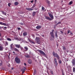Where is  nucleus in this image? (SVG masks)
I'll return each mask as SVG.
<instances>
[{
    "label": "nucleus",
    "instance_id": "obj_30",
    "mask_svg": "<svg viewBox=\"0 0 75 75\" xmlns=\"http://www.w3.org/2000/svg\"><path fill=\"white\" fill-rule=\"evenodd\" d=\"M35 7V4H34L32 6V8H34V7Z\"/></svg>",
    "mask_w": 75,
    "mask_h": 75
},
{
    "label": "nucleus",
    "instance_id": "obj_27",
    "mask_svg": "<svg viewBox=\"0 0 75 75\" xmlns=\"http://www.w3.org/2000/svg\"><path fill=\"white\" fill-rule=\"evenodd\" d=\"M42 11L44 10H45V8H44V7L42 6Z\"/></svg>",
    "mask_w": 75,
    "mask_h": 75
},
{
    "label": "nucleus",
    "instance_id": "obj_32",
    "mask_svg": "<svg viewBox=\"0 0 75 75\" xmlns=\"http://www.w3.org/2000/svg\"><path fill=\"white\" fill-rule=\"evenodd\" d=\"M63 48L64 50H66V48H65V47H63Z\"/></svg>",
    "mask_w": 75,
    "mask_h": 75
},
{
    "label": "nucleus",
    "instance_id": "obj_29",
    "mask_svg": "<svg viewBox=\"0 0 75 75\" xmlns=\"http://www.w3.org/2000/svg\"><path fill=\"white\" fill-rule=\"evenodd\" d=\"M73 72H74L75 71V67H73Z\"/></svg>",
    "mask_w": 75,
    "mask_h": 75
},
{
    "label": "nucleus",
    "instance_id": "obj_15",
    "mask_svg": "<svg viewBox=\"0 0 75 75\" xmlns=\"http://www.w3.org/2000/svg\"><path fill=\"white\" fill-rule=\"evenodd\" d=\"M41 28V26L40 25L37 26L36 27V28H37V29H40V28Z\"/></svg>",
    "mask_w": 75,
    "mask_h": 75
},
{
    "label": "nucleus",
    "instance_id": "obj_38",
    "mask_svg": "<svg viewBox=\"0 0 75 75\" xmlns=\"http://www.w3.org/2000/svg\"><path fill=\"white\" fill-rule=\"evenodd\" d=\"M29 57H30V56H29V55H28L26 56V58H29Z\"/></svg>",
    "mask_w": 75,
    "mask_h": 75
},
{
    "label": "nucleus",
    "instance_id": "obj_43",
    "mask_svg": "<svg viewBox=\"0 0 75 75\" xmlns=\"http://www.w3.org/2000/svg\"><path fill=\"white\" fill-rule=\"evenodd\" d=\"M54 30H52V32H51V33H54Z\"/></svg>",
    "mask_w": 75,
    "mask_h": 75
},
{
    "label": "nucleus",
    "instance_id": "obj_37",
    "mask_svg": "<svg viewBox=\"0 0 75 75\" xmlns=\"http://www.w3.org/2000/svg\"><path fill=\"white\" fill-rule=\"evenodd\" d=\"M31 43H32V44H35V42L33 41H31Z\"/></svg>",
    "mask_w": 75,
    "mask_h": 75
},
{
    "label": "nucleus",
    "instance_id": "obj_17",
    "mask_svg": "<svg viewBox=\"0 0 75 75\" xmlns=\"http://www.w3.org/2000/svg\"><path fill=\"white\" fill-rule=\"evenodd\" d=\"M23 36H26L27 35V33L26 32H24L23 33Z\"/></svg>",
    "mask_w": 75,
    "mask_h": 75
},
{
    "label": "nucleus",
    "instance_id": "obj_11",
    "mask_svg": "<svg viewBox=\"0 0 75 75\" xmlns=\"http://www.w3.org/2000/svg\"><path fill=\"white\" fill-rule=\"evenodd\" d=\"M15 46H16V48H20V45H15Z\"/></svg>",
    "mask_w": 75,
    "mask_h": 75
},
{
    "label": "nucleus",
    "instance_id": "obj_26",
    "mask_svg": "<svg viewBox=\"0 0 75 75\" xmlns=\"http://www.w3.org/2000/svg\"><path fill=\"white\" fill-rule=\"evenodd\" d=\"M36 70L35 69L34 70V72L33 73L34 75V74H36Z\"/></svg>",
    "mask_w": 75,
    "mask_h": 75
},
{
    "label": "nucleus",
    "instance_id": "obj_7",
    "mask_svg": "<svg viewBox=\"0 0 75 75\" xmlns=\"http://www.w3.org/2000/svg\"><path fill=\"white\" fill-rule=\"evenodd\" d=\"M50 35L51 37L53 38V39H51V40H53L54 39V33L50 32Z\"/></svg>",
    "mask_w": 75,
    "mask_h": 75
},
{
    "label": "nucleus",
    "instance_id": "obj_12",
    "mask_svg": "<svg viewBox=\"0 0 75 75\" xmlns=\"http://www.w3.org/2000/svg\"><path fill=\"white\" fill-rule=\"evenodd\" d=\"M28 63H29V64H31L32 62V61L31 60V59H29L28 60Z\"/></svg>",
    "mask_w": 75,
    "mask_h": 75
},
{
    "label": "nucleus",
    "instance_id": "obj_16",
    "mask_svg": "<svg viewBox=\"0 0 75 75\" xmlns=\"http://www.w3.org/2000/svg\"><path fill=\"white\" fill-rule=\"evenodd\" d=\"M4 48L2 46H0V51H3Z\"/></svg>",
    "mask_w": 75,
    "mask_h": 75
},
{
    "label": "nucleus",
    "instance_id": "obj_23",
    "mask_svg": "<svg viewBox=\"0 0 75 75\" xmlns=\"http://www.w3.org/2000/svg\"><path fill=\"white\" fill-rule=\"evenodd\" d=\"M2 13L3 14H4V15H5L6 16V13L4 11H2Z\"/></svg>",
    "mask_w": 75,
    "mask_h": 75
},
{
    "label": "nucleus",
    "instance_id": "obj_41",
    "mask_svg": "<svg viewBox=\"0 0 75 75\" xmlns=\"http://www.w3.org/2000/svg\"><path fill=\"white\" fill-rule=\"evenodd\" d=\"M61 33H62V34H63V32L62 31H60Z\"/></svg>",
    "mask_w": 75,
    "mask_h": 75
},
{
    "label": "nucleus",
    "instance_id": "obj_3",
    "mask_svg": "<svg viewBox=\"0 0 75 75\" xmlns=\"http://www.w3.org/2000/svg\"><path fill=\"white\" fill-rule=\"evenodd\" d=\"M54 63L56 66V67H57V65H58V63L57 62V59L54 58L53 59Z\"/></svg>",
    "mask_w": 75,
    "mask_h": 75
},
{
    "label": "nucleus",
    "instance_id": "obj_39",
    "mask_svg": "<svg viewBox=\"0 0 75 75\" xmlns=\"http://www.w3.org/2000/svg\"><path fill=\"white\" fill-rule=\"evenodd\" d=\"M58 24H61V22H58L57 24V25H58Z\"/></svg>",
    "mask_w": 75,
    "mask_h": 75
},
{
    "label": "nucleus",
    "instance_id": "obj_53",
    "mask_svg": "<svg viewBox=\"0 0 75 75\" xmlns=\"http://www.w3.org/2000/svg\"><path fill=\"white\" fill-rule=\"evenodd\" d=\"M42 37H44V35H42Z\"/></svg>",
    "mask_w": 75,
    "mask_h": 75
},
{
    "label": "nucleus",
    "instance_id": "obj_61",
    "mask_svg": "<svg viewBox=\"0 0 75 75\" xmlns=\"http://www.w3.org/2000/svg\"><path fill=\"white\" fill-rule=\"evenodd\" d=\"M0 28H1V27H0Z\"/></svg>",
    "mask_w": 75,
    "mask_h": 75
},
{
    "label": "nucleus",
    "instance_id": "obj_19",
    "mask_svg": "<svg viewBox=\"0 0 75 75\" xmlns=\"http://www.w3.org/2000/svg\"><path fill=\"white\" fill-rule=\"evenodd\" d=\"M46 1L48 4H50V1H49L46 0Z\"/></svg>",
    "mask_w": 75,
    "mask_h": 75
},
{
    "label": "nucleus",
    "instance_id": "obj_2",
    "mask_svg": "<svg viewBox=\"0 0 75 75\" xmlns=\"http://www.w3.org/2000/svg\"><path fill=\"white\" fill-rule=\"evenodd\" d=\"M15 61L16 63H19L20 62V59L18 57H16L15 58Z\"/></svg>",
    "mask_w": 75,
    "mask_h": 75
},
{
    "label": "nucleus",
    "instance_id": "obj_55",
    "mask_svg": "<svg viewBox=\"0 0 75 75\" xmlns=\"http://www.w3.org/2000/svg\"><path fill=\"white\" fill-rule=\"evenodd\" d=\"M9 56H10V53H9Z\"/></svg>",
    "mask_w": 75,
    "mask_h": 75
},
{
    "label": "nucleus",
    "instance_id": "obj_60",
    "mask_svg": "<svg viewBox=\"0 0 75 75\" xmlns=\"http://www.w3.org/2000/svg\"><path fill=\"white\" fill-rule=\"evenodd\" d=\"M54 28H55V27H54Z\"/></svg>",
    "mask_w": 75,
    "mask_h": 75
},
{
    "label": "nucleus",
    "instance_id": "obj_48",
    "mask_svg": "<svg viewBox=\"0 0 75 75\" xmlns=\"http://www.w3.org/2000/svg\"><path fill=\"white\" fill-rule=\"evenodd\" d=\"M4 28H5V29H6L7 28V27H4Z\"/></svg>",
    "mask_w": 75,
    "mask_h": 75
},
{
    "label": "nucleus",
    "instance_id": "obj_1",
    "mask_svg": "<svg viewBox=\"0 0 75 75\" xmlns=\"http://www.w3.org/2000/svg\"><path fill=\"white\" fill-rule=\"evenodd\" d=\"M52 54L54 57L57 58V60L58 61L59 63V64H61V63H62V62L61 60L59 59V58H60L59 55H58L57 54L55 53V52H53Z\"/></svg>",
    "mask_w": 75,
    "mask_h": 75
},
{
    "label": "nucleus",
    "instance_id": "obj_58",
    "mask_svg": "<svg viewBox=\"0 0 75 75\" xmlns=\"http://www.w3.org/2000/svg\"><path fill=\"white\" fill-rule=\"evenodd\" d=\"M47 74H48V75H49V73H48V72H47Z\"/></svg>",
    "mask_w": 75,
    "mask_h": 75
},
{
    "label": "nucleus",
    "instance_id": "obj_40",
    "mask_svg": "<svg viewBox=\"0 0 75 75\" xmlns=\"http://www.w3.org/2000/svg\"><path fill=\"white\" fill-rule=\"evenodd\" d=\"M21 28H18V30H21Z\"/></svg>",
    "mask_w": 75,
    "mask_h": 75
},
{
    "label": "nucleus",
    "instance_id": "obj_56",
    "mask_svg": "<svg viewBox=\"0 0 75 75\" xmlns=\"http://www.w3.org/2000/svg\"><path fill=\"white\" fill-rule=\"evenodd\" d=\"M14 69V68H13V67H12V69Z\"/></svg>",
    "mask_w": 75,
    "mask_h": 75
},
{
    "label": "nucleus",
    "instance_id": "obj_44",
    "mask_svg": "<svg viewBox=\"0 0 75 75\" xmlns=\"http://www.w3.org/2000/svg\"><path fill=\"white\" fill-rule=\"evenodd\" d=\"M2 64V63H0V66H1Z\"/></svg>",
    "mask_w": 75,
    "mask_h": 75
},
{
    "label": "nucleus",
    "instance_id": "obj_4",
    "mask_svg": "<svg viewBox=\"0 0 75 75\" xmlns=\"http://www.w3.org/2000/svg\"><path fill=\"white\" fill-rule=\"evenodd\" d=\"M39 52L40 53V54H42L44 57H47V55H46V54L44 52L42 51V50H39Z\"/></svg>",
    "mask_w": 75,
    "mask_h": 75
},
{
    "label": "nucleus",
    "instance_id": "obj_63",
    "mask_svg": "<svg viewBox=\"0 0 75 75\" xmlns=\"http://www.w3.org/2000/svg\"><path fill=\"white\" fill-rule=\"evenodd\" d=\"M0 40H1V39H0Z\"/></svg>",
    "mask_w": 75,
    "mask_h": 75
},
{
    "label": "nucleus",
    "instance_id": "obj_59",
    "mask_svg": "<svg viewBox=\"0 0 75 75\" xmlns=\"http://www.w3.org/2000/svg\"><path fill=\"white\" fill-rule=\"evenodd\" d=\"M58 51H59V49H58Z\"/></svg>",
    "mask_w": 75,
    "mask_h": 75
},
{
    "label": "nucleus",
    "instance_id": "obj_49",
    "mask_svg": "<svg viewBox=\"0 0 75 75\" xmlns=\"http://www.w3.org/2000/svg\"><path fill=\"white\" fill-rule=\"evenodd\" d=\"M6 45H8V42H6Z\"/></svg>",
    "mask_w": 75,
    "mask_h": 75
},
{
    "label": "nucleus",
    "instance_id": "obj_57",
    "mask_svg": "<svg viewBox=\"0 0 75 75\" xmlns=\"http://www.w3.org/2000/svg\"><path fill=\"white\" fill-rule=\"evenodd\" d=\"M13 53H15V52H13Z\"/></svg>",
    "mask_w": 75,
    "mask_h": 75
},
{
    "label": "nucleus",
    "instance_id": "obj_42",
    "mask_svg": "<svg viewBox=\"0 0 75 75\" xmlns=\"http://www.w3.org/2000/svg\"><path fill=\"white\" fill-rule=\"evenodd\" d=\"M25 68H26L25 67H24V69L23 70L25 71V70L26 69Z\"/></svg>",
    "mask_w": 75,
    "mask_h": 75
},
{
    "label": "nucleus",
    "instance_id": "obj_35",
    "mask_svg": "<svg viewBox=\"0 0 75 75\" xmlns=\"http://www.w3.org/2000/svg\"><path fill=\"white\" fill-rule=\"evenodd\" d=\"M28 40L29 41H30V42H31V40H30V39H29V38H28Z\"/></svg>",
    "mask_w": 75,
    "mask_h": 75
},
{
    "label": "nucleus",
    "instance_id": "obj_21",
    "mask_svg": "<svg viewBox=\"0 0 75 75\" xmlns=\"http://www.w3.org/2000/svg\"><path fill=\"white\" fill-rule=\"evenodd\" d=\"M13 44H12L11 45H10V47H11V48L12 50H13Z\"/></svg>",
    "mask_w": 75,
    "mask_h": 75
},
{
    "label": "nucleus",
    "instance_id": "obj_33",
    "mask_svg": "<svg viewBox=\"0 0 75 75\" xmlns=\"http://www.w3.org/2000/svg\"><path fill=\"white\" fill-rule=\"evenodd\" d=\"M10 5H11V4H10V3H9L8 4V6H9V7H10Z\"/></svg>",
    "mask_w": 75,
    "mask_h": 75
},
{
    "label": "nucleus",
    "instance_id": "obj_62",
    "mask_svg": "<svg viewBox=\"0 0 75 75\" xmlns=\"http://www.w3.org/2000/svg\"><path fill=\"white\" fill-rule=\"evenodd\" d=\"M57 46H58V45H57Z\"/></svg>",
    "mask_w": 75,
    "mask_h": 75
},
{
    "label": "nucleus",
    "instance_id": "obj_31",
    "mask_svg": "<svg viewBox=\"0 0 75 75\" xmlns=\"http://www.w3.org/2000/svg\"><path fill=\"white\" fill-rule=\"evenodd\" d=\"M21 71H22V74H24V70H23V69H21Z\"/></svg>",
    "mask_w": 75,
    "mask_h": 75
},
{
    "label": "nucleus",
    "instance_id": "obj_18",
    "mask_svg": "<svg viewBox=\"0 0 75 75\" xmlns=\"http://www.w3.org/2000/svg\"><path fill=\"white\" fill-rule=\"evenodd\" d=\"M18 3L17 2H15V5L17 6V5H18Z\"/></svg>",
    "mask_w": 75,
    "mask_h": 75
},
{
    "label": "nucleus",
    "instance_id": "obj_20",
    "mask_svg": "<svg viewBox=\"0 0 75 75\" xmlns=\"http://www.w3.org/2000/svg\"><path fill=\"white\" fill-rule=\"evenodd\" d=\"M14 50L15 51H18V49L16 48H14Z\"/></svg>",
    "mask_w": 75,
    "mask_h": 75
},
{
    "label": "nucleus",
    "instance_id": "obj_9",
    "mask_svg": "<svg viewBox=\"0 0 75 75\" xmlns=\"http://www.w3.org/2000/svg\"><path fill=\"white\" fill-rule=\"evenodd\" d=\"M26 9L28 11H32L34 10V9L31 8H26Z\"/></svg>",
    "mask_w": 75,
    "mask_h": 75
},
{
    "label": "nucleus",
    "instance_id": "obj_8",
    "mask_svg": "<svg viewBox=\"0 0 75 75\" xmlns=\"http://www.w3.org/2000/svg\"><path fill=\"white\" fill-rule=\"evenodd\" d=\"M45 18L46 19V20H49V21H51V20H52L51 18H50V17L48 16H46L45 17Z\"/></svg>",
    "mask_w": 75,
    "mask_h": 75
},
{
    "label": "nucleus",
    "instance_id": "obj_45",
    "mask_svg": "<svg viewBox=\"0 0 75 75\" xmlns=\"http://www.w3.org/2000/svg\"><path fill=\"white\" fill-rule=\"evenodd\" d=\"M70 34H71V35H72V33L70 32Z\"/></svg>",
    "mask_w": 75,
    "mask_h": 75
},
{
    "label": "nucleus",
    "instance_id": "obj_22",
    "mask_svg": "<svg viewBox=\"0 0 75 75\" xmlns=\"http://www.w3.org/2000/svg\"><path fill=\"white\" fill-rule=\"evenodd\" d=\"M7 40H8V41H11V39L8 38H7Z\"/></svg>",
    "mask_w": 75,
    "mask_h": 75
},
{
    "label": "nucleus",
    "instance_id": "obj_34",
    "mask_svg": "<svg viewBox=\"0 0 75 75\" xmlns=\"http://www.w3.org/2000/svg\"><path fill=\"white\" fill-rule=\"evenodd\" d=\"M20 48L21 50H23V47H21V46H20Z\"/></svg>",
    "mask_w": 75,
    "mask_h": 75
},
{
    "label": "nucleus",
    "instance_id": "obj_10",
    "mask_svg": "<svg viewBox=\"0 0 75 75\" xmlns=\"http://www.w3.org/2000/svg\"><path fill=\"white\" fill-rule=\"evenodd\" d=\"M0 25H4L5 26H6L7 24H6L3 23L2 22H0Z\"/></svg>",
    "mask_w": 75,
    "mask_h": 75
},
{
    "label": "nucleus",
    "instance_id": "obj_24",
    "mask_svg": "<svg viewBox=\"0 0 75 75\" xmlns=\"http://www.w3.org/2000/svg\"><path fill=\"white\" fill-rule=\"evenodd\" d=\"M72 4V1H71L69 2V5H71Z\"/></svg>",
    "mask_w": 75,
    "mask_h": 75
},
{
    "label": "nucleus",
    "instance_id": "obj_50",
    "mask_svg": "<svg viewBox=\"0 0 75 75\" xmlns=\"http://www.w3.org/2000/svg\"><path fill=\"white\" fill-rule=\"evenodd\" d=\"M1 34L0 33V37H1Z\"/></svg>",
    "mask_w": 75,
    "mask_h": 75
},
{
    "label": "nucleus",
    "instance_id": "obj_13",
    "mask_svg": "<svg viewBox=\"0 0 75 75\" xmlns=\"http://www.w3.org/2000/svg\"><path fill=\"white\" fill-rule=\"evenodd\" d=\"M24 48L25 50H24L25 51H28V47H27L26 46L24 47Z\"/></svg>",
    "mask_w": 75,
    "mask_h": 75
},
{
    "label": "nucleus",
    "instance_id": "obj_5",
    "mask_svg": "<svg viewBox=\"0 0 75 75\" xmlns=\"http://www.w3.org/2000/svg\"><path fill=\"white\" fill-rule=\"evenodd\" d=\"M36 40L38 44H40L41 42L40 41V39L39 38L37 37L36 38Z\"/></svg>",
    "mask_w": 75,
    "mask_h": 75
},
{
    "label": "nucleus",
    "instance_id": "obj_14",
    "mask_svg": "<svg viewBox=\"0 0 75 75\" xmlns=\"http://www.w3.org/2000/svg\"><path fill=\"white\" fill-rule=\"evenodd\" d=\"M72 63L73 64V65H75V59H73L72 60Z\"/></svg>",
    "mask_w": 75,
    "mask_h": 75
},
{
    "label": "nucleus",
    "instance_id": "obj_36",
    "mask_svg": "<svg viewBox=\"0 0 75 75\" xmlns=\"http://www.w3.org/2000/svg\"><path fill=\"white\" fill-rule=\"evenodd\" d=\"M69 33H70V30H68L67 32V34H69Z\"/></svg>",
    "mask_w": 75,
    "mask_h": 75
},
{
    "label": "nucleus",
    "instance_id": "obj_46",
    "mask_svg": "<svg viewBox=\"0 0 75 75\" xmlns=\"http://www.w3.org/2000/svg\"><path fill=\"white\" fill-rule=\"evenodd\" d=\"M34 1L33 0L32 1H31V3H33Z\"/></svg>",
    "mask_w": 75,
    "mask_h": 75
},
{
    "label": "nucleus",
    "instance_id": "obj_52",
    "mask_svg": "<svg viewBox=\"0 0 75 75\" xmlns=\"http://www.w3.org/2000/svg\"><path fill=\"white\" fill-rule=\"evenodd\" d=\"M20 24H21V25H23V23H21Z\"/></svg>",
    "mask_w": 75,
    "mask_h": 75
},
{
    "label": "nucleus",
    "instance_id": "obj_6",
    "mask_svg": "<svg viewBox=\"0 0 75 75\" xmlns=\"http://www.w3.org/2000/svg\"><path fill=\"white\" fill-rule=\"evenodd\" d=\"M48 14L50 17L51 18V19L52 20L54 19V16H53V15L50 13H48Z\"/></svg>",
    "mask_w": 75,
    "mask_h": 75
},
{
    "label": "nucleus",
    "instance_id": "obj_54",
    "mask_svg": "<svg viewBox=\"0 0 75 75\" xmlns=\"http://www.w3.org/2000/svg\"><path fill=\"white\" fill-rule=\"evenodd\" d=\"M62 75H64V73H62Z\"/></svg>",
    "mask_w": 75,
    "mask_h": 75
},
{
    "label": "nucleus",
    "instance_id": "obj_25",
    "mask_svg": "<svg viewBox=\"0 0 75 75\" xmlns=\"http://www.w3.org/2000/svg\"><path fill=\"white\" fill-rule=\"evenodd\" d=\"M55 36L57 38L58 37V36L57 35V33H55Z\"/></svg>",
    "mask_w": 75,
    "mask_h": 75
},
{
    "label": "nucleus",
    "instance_id": "obj_51",
    "mask_svg": "<svg viewBox=\"0 0 75 75\" xmlns=\"http://www.w3.org/2000/svg\"><path fill=\"white\" fill-rule=\"evenodd\" d=\"M51 73L52 74H53V72H52V71L51 72Z\"/></svg>",
    "mask_w": 75,
    "mask_h": 75
},
{
    "label": "nucleus",
    "instance_id": "obj_28",
    "mask_svg": "<svg viewBox=\"0 0 75 75\" xmlns=\"http://www.w3.org/2000/svg\"><path fill=\"white\" fill-rule=\"evenodd\" d=\"M33 16H35V12H33Z\"/></svg>",
    "mask_w": 75,
    "mask_h": 75
},
{
    "label": "nucleus",
    "instance_id": "obj_47",
    "mask_svg": "<svg viewBox=\"0 0 75 75\" xmlns=\"http://www.w3.org/2000/svg\"><path fill=\"white\" fill-rule=\"evenodd\" d=\"M24 65H25V66H26V65H27L25 63H24Z\"/></svg>",
    "mask_w": 75,
    "mask_h": 75
}]
</instances>
